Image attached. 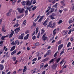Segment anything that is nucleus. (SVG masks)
Wrapping results in <instances>:
<instances>
[{"instance_id": "1", "label": "nucleus", "mask_w": 74, "mask_h": 74, "mask_svg": "<svg viewBox=\"0 0 74 74\" xmlns=\"http://www.w3.org/2000/svg\"><path fill=\"white\" fill-rule=\"evenodd\" d=\"M17 10H18V12L20 13V14H23L25 9L23 8H17Z\"/></svg>"}, {"instance_id": "2", "label": "nucleus", "mask_w": 74, "mask_h": 74, "mask_svg": "<svg viewBox=\"0 0 74 74\" xmlns=\"http://www.w3.org/2000/svg\"><path fill=\"white\" fill-rule=\"evenodd\" d=\"M66 63V61H64V60H63L62 61L60 62V64H61V66L63 67L64 66V64Z\"/></svg>"}, {"instance_id": "3", "label": "nucleus", "mask_w": 74, "mask_h": 74, "mask_svg": "<svg viewBox=\"0 0 74 74\" xmlns=\"http://www.w3.org/2000/svg\"><path fill=\"white\" fill-rule=\"evenodd\" d=\"M55 14L53 13H52V14L50 16V18L51 19H52V20L55 19V18L54 16H55Z\"/></svg>"}, {"instance_id": "4", "label": "nucleus", "mask_w": 74, "mask_h": 74, "mask_svg": "<svg viewBox=\"0 0 74 74\" xmlns=\"http://www.w3.org/2000/svg\"><path fill=\"white\" fill-rule=\"evenodd\" d=\"M57 67V65L56 64H53V65L51 66V69H53V70H55L56 69V68Z\"/></svg>"}, {"instance_id": "5", "label": "nucleus", "mask_w": 74, "mask_h": 74, "mask_svg": "<svg viewBox=\"0 0 74 74\" xmlns=\"http://www.w3.org/2000/svg\"><path fill=\"white\" fill-rule=\"evenodd\" d=\"M63 44H62L58 47V51H60L61 50L62 48H63Z\"/></svg>"}, {"instance_id": "6", "label": "nucleus", "mask_w": 74, "mask_h": 74, "mask_svg": "<svg viewBox=\"0 0 74 74\" xmlns=\"http://www.w3.org/2000/svg\"><path fill=\"white\" fill-rule=\"evenodd\" d=\"M20 29H21L20 27H18L15 29L14 31L15 33H18L19 32Z\"/></svg>"}, {"instance_id": "7", "label": "nucleus", "mask_w": 74, "mask_h": 74, "mask_svg": "<svg viewBox=\"0 0 74 74\" xmlns=\"http://www.w3.org/2000/svg\"><path fill=\"white\" fill-rule=\"evenodd\" d=\"M24 34L22 33L21 34V36H19L18 38L19 39H21V40H23V37H24Z\"/></svg>"}, {"instance_id": "8", "label": "nucleus", "mask_w": 74, "mask_h": 74, "mask_svg": "<svg viewBox=\"0 0 74 74\" xmlns=\"http://www.w3.org/2000/svg\"><path fill=\"white\" fill-rule=\"evenodd\" d=\"M49 20V18H47L46 20H45L44 23H43V25H45V26H47V24H46V23L48 22V21Z\"/></svg>"}, {"instance_id": "9", "label": "nucleus", "mask_w": 74, "mask_h": 74, "mask_svg": "<svg viewBox=\"0 0 74 74\" xmlns=\"http://www.w3.org/2000/svg\"><path fill=\"white\" fill-rule=\"evenodd\" d=\"M29 34H27L26 36H25L24 38V40H27L28 39V38H29Z\"/></svg>"}, {"instance_id": "10", "label": "nucleus", "mask_w": 74, "mask_h": 74, "mask_svg": "<svg viewBox=\"0 0 74 74\" xmlns=\"http://www.w3.org/2000/svg\"><path fill=\"white\" fill-rule=\"evenodd\" d=\"M11 10H9L8 12L6 14V16H10V15H11Z\"/></svg>"}, {"instance_id": "11", "label": "nucleus", "mask_w": 74, "mask_h": 74, "mask_svg": "<svg viewBox=\"0 0 74 74\" xmlns=\"http://www.w3.org/2000/svg\"><path fill=\"white\" fill-rule=\"evenodd\" d=\"M15 48H16V47L15 46H13L11 47L10 50V51H14V49H15Z\"/></svg>"}, {"instance_id": "12", "label": "nucleus", "mask_w": 74, "mask_h": 74, "mask_svg": "<svg viewBox=\"0 0 74 74\" xmlns=\"http://www.w3.org/2000/svg\"><path fill=\"white\" fill-rule=\"evenodd\" d=\"M4 65L2 64H0V69L1 70H3V69H4Z\"/></svg>"}, {"instance_id": "13", "label": "nucleus", "mask_w": 74, "mask_h": 74, "mask_svg": "<svg viewBox=\"0 0 74 74\" xmlns=\"http://www.w3.org/2000/svg\"><path fill=\"white\" fill-rule=\"evenodd\" d=\"M8 35H6V36H3L1 38V39L2 41H4V38H5V37H8Z\"/></svg>"}, {"instance_id": "14", "label": "nucleus", "mask_w": 74, "mask_h": 74, "mask_svg": "<svg viewBox=\"0 0 74 74\" xmlns=\"http://www.w3.org/2000/svg\"><path fill=\"white\" fill-rule=\"evenodd\" d=\"M44 17V16H42L41 18L39 19L38 21V22H41L42 20V19H43V18Z\"/></svg>"}, {"instance_id": "15", "label": "nucleus", "mask_w": 74, "mask_h": 74, "mask_svg": "<svg viewBox=\"0 0 74 74\" xmlns=\"http://www.w3.org/2000/svg\"><path fill=\"white\" fill-rule=\"evenodd\" d=\"M26 5H31V3L30 2V1L27 0L26 1Z\"/></svg>"}, {"instance_id": "16", "label": "nucleus", "mask_w": 74, "mask_h": 74, "mask_svg": "<svg viewBox=\"0 0 74 74\" xmlns=\"http://www.w3.org/2000/svg\"><path fill=\"white\" fill-rule=\"evenodd\" d=\"M14 31H12L9 35V38H11V37H12V36H13V35L14 34Z\"/></svg>"}, {"instance_id": "17", "label": "nucleus", "mask_w": 74, "mask_h": 74, "mask_svg": "<svg viewBox=\"0 0 74 74\" xmlns=\"http://www.w3.org/2000/svg\"><path fill=\"white\" fill-rule=\"evenodd\" d=\"M48 38L47 36H42V39L43 41H45L46 39Z\"/></svg>"}, {"instance_id": "18", "label": "nucleus", "mask_w": 74, "mask_h": 74, "mask_svg": "<svg viewBox=\"0 0 74 74\" xmlns=\"http://www.w3.org/2000/svg\"><path fill=\"white\" fill-rule=\"evenodd\" d=\"M26 70H27V66H25L24 68L23 73L26 72Z\"/></svg>"}, {"instance_id": "19", "label": "nucleus", "mask_w": 74, "mask_h": 74, "mask_svg": "<svg viewBox=\"0 0 74 74\" xmlns=\"http://www.w3.org/2000/svg\"><path fill=\"white\" fill-rule=\"evenodd\" d=\"M21 4H22V5H23V6H25V5H26V1H22L21 2Z\"/></svg>"}, {"instance_id": "20", "label": "nucleus", "mask_w": 74, "mask_h": 74, "mask_svg": "<svg viewBox=\"0 0 74 74\" xmlns=\"http://www.w3.org/2000/svg\"><path fill=\"white\" fill-rule=\"evenodd\" d=\"M49 25V27H50V28H53V27H52L53 25L52 24V21L50 22Z\"/></svg>"}, {"instance_id": "21", "label": "nucleus", "mask_w": 74, "mask_h": 74, "mask_svg": "<svg viewBox=\"0 0 74 74\" xmlns=\"http://www.w3.org/2000/svg\"><path fill=\"white\" fill-rule=\"evenodd\" d=\"M55 10V9H54V8H52L50 10V12L51 14H52L53 11H54V10Z\"/></svg>"}, {"instance_id": "22", "label": "nucleus", "mask_w": 74, "mask_h": 74, "mask_svg": "<svg viewBox=\"0 0 74 74\" xmlns=\"http://www.w3.org/2000/svg\"><path fill=\"white\" fill-rule=\"evenodd\" d=\"M48 9L46 11V12H49V10H50L51 9V6H49L48 7Z\"/></svg>"}, {"instance_id": "23", "label": "nucleus", "mask_w": 74, "mask_h": 74, "mask_svg": "<svg viewBox=\"0 0 74 74\" xmlns=\"http://www.w3.org/2000/svg\"><path fill=\"white\" fill-rule=\"evenodd\" d=\"M16 53V50H14L11 53V55H13L14 54H15V53Z\"/></svg>"}, {"instance_id": "24", "label": "nucleus", "mask_w": 74, "mask_h": 74, "mask_svg": "<svg viewBox=\"0 0 74 74\" xmlns=\"http://www.w3.org/2000/svg\"><path fill=\"white\" fill-rule=\"evenodd\" d=\"M48 59H49V58H46L45 59L43 60L42 61V62H46V61H47V60H48Z\"/></svg>"}, {"instance_id": "25", "label": "nucleus", "mask_w": 74, "mask_h": 74, "mask_svg": "<svg viewBox=\"0 0 74 74\" xmlns=\"http://www.w3.org/2000/svg\"><path fill=\"white\" fill-rule=\"evenodd\" d=\"M56 29H55L53 32V36H55V34H56Z\"/></svg>"}, {"instance_id": "26", "label": "nucleus", "mask_w": 74, "mask_h": 74, "mask_svg": "<svg viewBox=\"0 0 74 74\" xmlns=\"http://www.w3.org/2000/svg\"><path fill=\"white\" fill-rule=\"evenodd\" d=\"M55 58H54L53 59H51V60L49 62V64H51V63L53 62V61H54V60H55Z\"/></svg>"}, {"instance_id": "27", "label": "nucleus", "mask_w": 74, "mask_h": 74, "mask_svg": "<svg viewBox=\"0 0 74 74\" xmlns=\"http://www.w3.org/2000/svg\"><path fill=\"white\" fill-rule=\"evenodd\" d=\"M40 43L38 42H37L35 44V46H38V45H40Z\"/></svg>"}, {"instance_id": "28", "label": "nucleus", "mask_w": 74, "mask_h": 74, "mask_svg": "<svg viewBox=\"0 0 74 74\" xmlns=\"http://www.w3.org/2000/svg\"><path fill=\"white\" fill-rule=\"evenodd\" d=\"M44 66V63H43L41 64L40 65V68H42Z\"/></svg>"}, {"instance_id": "29", "label": "nucleus", "mask_w": 74, "mask_h": 74, "mask_svg": "<svg viewBox=\"0 0 74 74\" xmlns=\"http://www.w3.org/2000/svg\"><path fill=\"white\" fill-rule=\"evenodd\" d=\"M60 3H61V4H62L63 6H65V3H64V2L63 1H61Z\"/></svg>"}, {"instance_id": "30", "label": "nucleus", "mask_w": 74, "mask_h": 74, "mask_svg": "<svg viewBox=\"0 0 74 74\" xmlns=\"http://www.w3.org/2000/svg\"><path fill=\"white\" fill-rule=\"evenodd\" d=\"M38 27H37L36 29V34H37V33H38Z\"/></svg>"}, {"instance_id": "31", "label": "nucleus", "mask_w": 74, "mask_h": 74, "mask_svg": "<svg viewBox=\"0 0 74 74\" xmlns=\"http://www.w3.org/2000/svg\"><path fill=\"white\" fill-rule=\"evenodd\" d=\"M41 30V34H43L45 32V31L44 29H42Z\"/></svg>"}, {"instance_id": "32", "label": "nucleus", "mask_w": 74, "mask_h": 74, "mask_svg": "<svg viewBox=\"0 0 74 74\" xmlns=\"http://www.w3.org/2000/svg\"><path fill=\"white\" fill-rule=\"evenodd\" d=\"M60 58H58L56 60V61L57 62V63H58L60 61Z\"/></svg>"}, {"instance_id": "33", "label": "nucleus", "mask_w": 74, "mask_h": 74, "mask_svg": "<svg viewBox=\"0 0 74 74\" xmlns=\"http://www.w3.org/2000/svg\"><path fill=\"white\" fill-rule=\"evenodd\" d=\"M16 18L17 19H21V18H22V17H21V15L17 16Z\"/></svg>"}, {"instance_id": "34", "label": "nucleus", "mask_w": 74, "mask_h": 74, "mask_svg": "<svg viewBox=\"0 0 74 74\" xmlns=\"http://www.w3.org/2000/svg\"><path fill=\"white\" fill-rule=\"evenodd\" d=\"M56 22H55L53 24V26L52 27H55V26L56 25Z\"/></svg>"}, {"instance_id": "35", "label": "nucleus", "mask_w": 74, "mask_h": 74, "mask_svg": "<svg viewBox=\"0 0 74 74\" xmlns=\"http://www.w3.org/2000/svg\"><path fill=\"white\" fill-rule=\"evenodd\" d=\"M62 22H63V21L62 20H60L58 22V24H60L62 23Z\"/></svg>"}, {"instance_id": "36", "label": "nucleus", "mask_w": 74, "mask_h": 74, "mask_svg": "<svg viewBox=\"0 0 74 74\" xmlns=\"http://www.w3.org/2000/svg\"><path fill=\"white\" fill-rule=\"evenodd\" d=\"M71 7L72 9V10H74V3H72V5Z\"/></svg>"}, {"instance_id": "37", "label": "nucleus", "mask_w": 74, "mask_h": 74, "mask_svg": "<svg viewBox=\"0 0 74 74\" xmlns=\"http://www.w3.org/2000/svg\"><path fill=\"white\" fill-rule=\"evenodd\" d=\"M69 24H70V23H71L73 22V20L71 19H70L69 20Z\"/></svg>"}, {"instance_id": "38", "label": "nucleus", "mask_w": 74, "mask_h": 74, "mask_svg": "<svg viewBox=\"0 0 74 74\" xmlns=\"http://www.w3.org/2000/svg\"><path fill=\"white\" fill-rule=\"evenodd\" d=\"M64 49H63L62 51L60 53V55L61 56L62 54L64 53Z\"/></svg>"}, {"instance_id": "39", "label": "nucleus", "mask_w": 74, "mask_h": 74, "mask_svg": "<svg viewBox=\"0 0 74 74\" xmlns=\"http://www.w3.org/2000/svg\"><path fill=\"white\" fill-rule=\"evenodd\" d=\"M37 8V7L36 6H34L32 8V11H34Z\"/></svg>"}, {"instance_id": "40", "label": "nucleus", "mask_w": 74, "mask_h": 74, "mask_svg": "<svg viewBox=\"0 0 74 74\" xmlns=\"http://www.w3.org/2000/svg\"><path fill=\"white\" fill-rule=\"evenodd\" d=\"M71 45V42H69L68 43L67 45V47H70V46Z\"/></svg>"}, {"instance_id": "41", "label": "nucleus", "mask_w": 74, "mask_h": 74, "mask_svg": "<svg viewBox=\"0 0 74 74\" xmlns=\"http://www.w3.org/2000/svg\"><path fill=\"white\" fill-rule=\"evenodd\" d=\"M26 20H25L23 21V24L24 25H26Z\"/></svg>"}, {"instance_id": "42", "label": "nucleus", "mask_w": 74, "mask_h": 74, "mask_svg": "<svg viewBox=\"0 0 74 74\" xmlns=\"http://www.w3.org/2000/svg\"><path fill=\"white\" fill-rule=\"evenodd\" d=\"M51 53V50H49L47 52V55H48L49 54Z\"/></svg>"}, {"instance_id": "43", "label": "nucleus", "mask_w": 74, "mask_h": 74, "mask_svg": "<svg viewBox=\"0 0 74 74\" xmlns=\"http://www.w3.org/2000/svg\"><path fill=\"white\" fill-rule=\"evenodd\" d=\"M58 3H56L55 5H54V7H55V8H57V7H58Z\"/></svg>"}, {"instance_id": "44", "label": "nucleus", "mask_w": 74, "mask_h": 74, "mask_svg": "<svg viewBox=\"0 0 74 74\" xmlns=\"http://www.w3.org/2000/svg\"><path fill=\"white\" fill-rule=\"evenodd\" d=\"M37 58H36L32 60V62H36L37 60Z\"/></svg>"}, {"instance_id": "45", "label": "nucleus", "mask_w": 74, "mask_h": 74, "mask_svg": "<svg viewBox=\"0 0 74 74\" xmlns=\"http://www.w3.org/2000/svg\"><path fill=\"white\" fill-rule=\"evenodd\" d=\"M58 51H57L55 53V54L54 55V57H56V56H57V54H58Z\"/></svg>"}, {"instance_id": "46", "label": "nucleus", "mask_w": 74, "mask_h": 74, "mask_svg": "<svg viewBox=\"0 0 74 74\" xmlns=\"http://www.w3.org/2000/svg\"><path fill=\"white\" fill-rule=\"evenodd\" d=\"M11 45H16V44L15 43V42L14 41H13L11 43Z\"/></svg>"}, {"instance_id": "47", "label": "nucleus", "mask_w": 74, "mask_h": 74, "mask_svg": "<svg viewBox=\"0 0 74 74\" xmlns=\"http://www.w3.org/2000/svg\"><path fill=\"white\" fill-rule=\"evenodd\" d=\"M2 31L4 33L6 32V30H4V28H2Z\"/></svg>"}, {"instance_id": "48", "label": "nucleus", "mask_w": 74, "mask_h": 74, "mask_svg": "<svg viewBox=\"0 0 74 74\" xmlns=\"http://www.w3.org/2000/svg\"><path fill=\"white\" fill-rule=\"evenodd\" d=\"M21 52H22L21 51H18L16 54L17 55H19L21 54Z\"/></svg>"}, {"instance_id": "49", "label": "nucleus", "mask_w": 74, "mask_h": 74, "mask_svg": "<svg viewBox=\"0 0 74 74\" xmlns=\"http://www.w3.org/2000/svg\"><path fill=\"white\" fill-rule=\"evenodd\" d=\"M33 4H35L36 3V0H34L32 3Z\"/></svg>"}, {"instance_id": "50", "label": "nucleus", "mask_w": 74, "mask_h": 74, "mask_svg": "<svg viewBox=\"0 0 74 74\" xmlns=\"http://www.w3.org/2000/svg\"><path fill=\"white\" fill-rule=\"evenodd\" d=\"M25 13L26 14L25 15H26L28 14V10H26L25 11Z\"/></svg>"}, {"instance_id": "51", "label": "nucleus", "mask_w": 74, "mask_h": 74, "mask_svg": "<svg viewBox=\"0 0 74 74\" xmlns=\"http://www.w3.org/2000/svg\"><path fill=\"white\" fill-rule=\"evenodd\" d=\"M16 2V1H12V4L13 5H15V2Z\"/></svg>"}, {"instance_id": "52", "label": "nucleus", "mask_w": 74, "mask_h": 74, "mask_svg": "<svg viewBox=\"0 0 74 74\" xmlns=\"http://www.w3.org/2000/svg\"><path fill=\"white\" fill-rule=\"evenodd\" d=\"M16 57H14L13 58V59L14 61H15L16 60Z\"/></svg>"}, {"instance_id": "53", "label": "nucleus", "mask_w": 74, "mask_h": 74, "mask_svg": "<svg viewBox=\"0 0 74 74\" xmlns=\"http://www.w3.org/2000/svg\"><path fill=\"white\" fill-rule=\"evenodd\" d=\"M62 42V41L59 40L58 42V44H61V42Z\"/></svg>"}, {"instance_id": "54", "label": "nucleus", "mask_w": 74, "mask_h": 74, "mask_svg": "<svg viewBox=\"0 0 74 74\" xmlns=\"http://www.w3.org/2000/svg\"><path fill=\"white\" fill-rule=\"evenodd\" d=\"M36 36H33V37H32V39L34 40H35L36 39Z\"/></svg>"}, {"instance_id": "55", "label": "nucleus", "mask_w": 74, "mask_h": 74, "mask_svg": "<svg viewBox=\"0 0 74 74\" xmlns=\"http://www.w3.org/2000/svg\"><path fill=\"white\" fill-rule=\"evenodd\" d=\"M70 40L71 41H74V38L73 37H71L70 39Z\"/></svg>"}, {"instance_id": "56", "label": "nucleus", "mask_w": 74, "mask_h": 74, "mask_svg": "<svg viewBox=\"0 0 74 74\" xmlns=\"http://www.w3.org/2000/svg\"><path fill=\"white\" fill-rule=\"evenodd\" d=\"M48 64H47L45 65L44 66V68H46V67H48Z\"/></svg>"}, {"instance_id": "57", "label": "nucleus", "mask_w": 74, "mask_h": 74, "mask_svg": "<svg viewBox=\"0 0 74 74\" xmlns=\"http://www.w3.org/2000/svg\"><path fill=\"white\" fill-rule=\"evenodd\" d=\"M33 26H34L35 27H36V23H33Z\"/></svg>"}, {"instance_id": "58", "label": "nucleus", "mask_w": 74, "mask_h": 74, "mask_svg": "<svg viewBox=\"0 0 74 74\" xmlns=\"http://www.w3.org/2000/svg\"><path fill=\"white\" fill-rule=\"evenodd\" d=\"M16 27H18L19 26V25L18 24V22H17L16 23Z\"/></svg>"}, {"instance_id": "59", "label": "nucleus", "mask_w": 74, "mask_h": 74, "mask_svg": "<svg viewBox=\"0 0 74 74\" xmlns=\"http://www.w3.org/2000/svg\"><path fill=\"white\" fill-rule=\"evenodd\" d=\"M71 31H72L71 29L69 30V32H68V34H70L71 33Z\"/></svg>"}, {"instance_id": "60", "label": "nucleus", "mask_w": 74, "mask_h": 74, "mask_svg": "<svg viewBox=\"0 0 74 74\" xmlns=\"http://www.w3.org/2000/svg\"><path fill=\"white\" fill-rule=\"evenodd\" d=\"M2 21H3V18H1L0 19V25L1 23L2 22Z\"/></svg>"}, {"instance_id": "61", "label": "nucleus", "mask_w": 74, "mask_h": 74, "mask_svg": "<svg viewBox=\"0 0 74 74\" xmlns=\"http://www.w3.org/2000/svg\"><path fill=\"white\" fill-rule=\"evenodd\" d=\"M59 12L61 14V13H62V12H63V10H59Z\"/></svg>"}, {"instance_id": "62", "label": "nucleus", "mask_w": 74, "mask_h": 74, "mask_svg": "<svg viewBox=\"0 0 74 74\" xmlns=\"http://www.w3.org/2000/svg\"><path fill=\"white\" fill-rule=\"evenodd\" d=\"M30 7L29 6L27 8V10H29V9H30Z\"/></svg>"}, {"instance_id": "63", "label": "nucleus", "mask_w": 74, "mask_h": 74, "mask_svg": "<svg viewBox=\"0 0 74 74\" xmlns=\"http://www.w3.org/2000/svg\"><path fill=\"white\" fill-rule=\"evenodd\" d=\"M18 41H18V40H16L15 41V44H16H16H18Z\"/></svg>"}, {"instance_id": "64", "label": "nucleus", "mask_w": 74, "mask_h": 74, "mask_svg": "<svg viewBox=\"0 0 74 74\" xmlns=\"http://www.w3.org/2000/svg\"><path fill=\"white\" fill-rule=\"evenodd\" d=\"M45 72H46L45 71H44L42 72V74H45Z\"/></svg>"}]
</instances>
